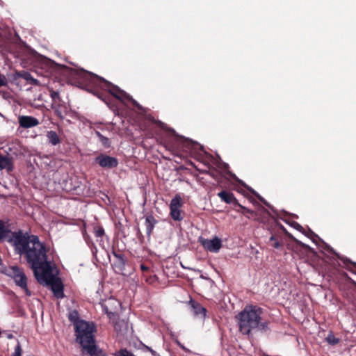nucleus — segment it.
<instances>
[{"label":"nucleus","instance_id":"4c0bfd02","mask_svg":"<svg viewBox=\"0 0 356 356\" xmlns=\"http://www.w3.org/2000/svg\"><path fill=\"white\" fill-rule=\"evenodd\" d=\"M146 348L152 353V355H154V353H155L154 350H153L151 348H149L147 346Z\"/></svg>","mask_w":356,"mask_h":356},{"label":"nucleus","instance_id":"39448f33","mask_svg":"<svg viewBox=\"0 0 356 356\" xmlns=\"http://www.w3.org/2000/svg\"><path fill=\"white\" fill-rule=\"evenodd\" d=\"M161 143L169 151L182 156H193L198 150L202 149L199 143L177 136L174 131L164 136Z\"/></svg>","mask_w":356,"mask_h":356},{"label":"nucleus","instance_id":"79ce46f5","mask_svg":"<svg viewBox=\"0 0 356 356\" xmlns=\"http://www.w3.org/2000/svg\"><path fill=\"white\" fill-rule=\"evenodd\" d=\"M250 202L254 203V199H250Z\"/></svg>","mask_w":356,"mask_h":356},{"label":"nucleus","instance_id":"f03ea898","mask_svg":"<svg viewBox=\"0 0 356 356\" xmlns=\"http://www.w3.org/2000/svg\"><path fill=\"white\" fill-rule=\"evenodd\" d=\"M59 67L63 73L67 76L70 83L96 94L106 104L108 102L106 97H102L99 95V88L108 90L111 95L122 103L129 102L138 109H143L142 106L133 99L131 96L120 89L118 86H113L103 78L83 69H73L65 65H60Z\"/></svg>","mask_w":356,"mask_h":356},{"label":"nucleus","instance_id":"f3484780","mask_svg":"<svg viewBox=\"0 0 356 356\" xmlns=\"http://www.w3.org/2000/svg\"><path fill=\"white\" fill-rule=\"evenodd\" d=\"M19 124L21 127L27 129L35 127L40 122L37 118L33 116L22 115L19 118Z\"/></svg>","mask_w":356,"mask_h":356},{"label":"nucleus","instance_id":"f704fd0d","mask_svg":"<svg viewBox=\"0 0 356 356\" xmlns=\"http://www.w3.org/2000/svg\"><path fill=\"white\" fill-rule=\"evenodd\" d=\"M6 83L7 81L6 77L3 75L0 74V87L6 86Z\"/></svg>","mask_w":356,"mask_h":356},{"label":"nucleus","instance_id":"20e7f679","mask_svg":"<svg viewBox=\"0 0 356 356\" xmlns=\"http://www.w3.org/2000/svg\"><path fill=\"white\" fill-rule=\"evenodd\" d=\"M32 270L36 280L40 284L49 286L56 298H64V286L61 279L58 277V271L55 264L46 259Z\"/></svg>","mask_w":356,"mask_h":356},{"label":"nucleus","instance_id":"4be33fe9","mask_svg":"<svg viewBox=\"0 0 356 356\" xmlns=\"http://www.w3.org/2000/svg\"><path fill=\"white\" fill-rule=\"evenodd\" d=\"M46 136L47 138L48 142L54 146H56L60 143V139L58 134L54 131H47Z\"/></svg>","mask_w":356,"mask_h":356},{"label":"nucleus","instance_id":"c9c22d12","mask_svg":"<svg viewBox=\"0 0 356 356\" xmlns=\"http://www.w3.org/2000/svg\"><path fill=\"white\" fill-rule=\"evenodd\" d=\"M83 235L87 243H89V236L86 233H83Z\"/></svg>","mask_w":356,"mask_h":356},{"label":"nucleus","instance_id":"ddd939ff","mask_svg":"<svg viewBox=\"0 0 356 356\" xmlns=\"http://www.w3.org/2000/svg\"><path fill=\"white\" fill-rule=\"evenodd\" d=\"M202 243L206 250L211 252H218L222 247V241L217 236L211 240H204Z\"/></svg>","mask_w":356,"mask_h":356},{"label":"nucleus","instance_id":"aec40b11","mask_svg":"<svg viewBox=\"0 0 356 356\" xmlns=\"http://www.w3.org/2000/svg\"><path fill=\"white\" fill-rule=\"evenodd\" d=\"M190 304L191 305L193 312L195 316L201 317H204L206 316L207 309L200 303L191 300H190Z\"/></svg>","mask_w":356,"mask_h":356},{"label":"nucleus","instance_id":"6ab92c4d","mask_svg":"<svg viewBox=\"0 0 356 356\" xmlns=\"http://www.w3.org/2000/svg\"><path fill=\"white\" fill-rule=\"evenodd\" d=\"M3 169H6L8 172L13 171V163L12 158L0 154V170Z\"/></svg>","mask_w":356,"mask_h":356},{"label":"nucleus","instance_id":"7c9ffc66","mask_svg":"<svg viewBox=\"0 0 356 356\" xmlns=\"http://www.w3.org/2000/svg\"><path fill=\"white\" fill-rule=\"evenodd\" d=\"M248 190L252 193L254 194L261 202H263L264 204L267 205V206H269L268 203L266 202V200L262 197L259 193H257L255 191H254L252 188H248Z\"/></svg>","mask_w":356,"mask_h":356},{"label":"nucleus","instance_id":"58836bf2","mask_svg":"<svg viewBox=\"0 0 356 356\" xmlns=\"http://www.w3.org/2000/svg\"><path fill=\"white\" fill-rule=\"evenodd\" d=\"M310 232H311V234H312V236H315V237H317V235H316V234H315V233H314V232H312V231H310Z\"/></svg>","mask_w":356,"mask_h":356},{"label":"nucleus","instance_id":"7ed1b4c3","mask_svg":"<svg viewBox=\"0 0 356 356\" xmlns=\"http://www.w3.org/2000/svg\"><path fill=\"white\" fill-rule=\"evenodd\" d=\"M263 309L257 305H246L245 308L236 316L238 330L243 335L250 336L254 330L267 332L270 330L269 321H263L261 315Z\"/></svg>","mask_w":356,"mask_h":356},{"label":"nucleus","instance_id":"473e14b6","mask_svg":"<svg viewBox=\"0 0 356 356\" xmlns=\"http://www.w3.org/2000/svg\"><path fill=\"white\" fill-rule=\"evenodd\" d=\"M22 346L19 343L17 344V346L15 348L14 353L11 355V356H22Z\"/></svg>","mask_w":356,"mask_h":356},{"label":"nucleus","instance_id":"f8f14e48","mask_svg":"<svg viewBox=\"0 0 356 356\" xmlns=\"http://www.w3.org/2000/svg\"><path fill=\"white\" fill-rule=\"evenodd\" d=\"M95 163L104 169L115 168L119 163L117 158L102 153L95 157Z\"/></svg>","mask_w":356,"mask_h":356},{"label":"nucleus","instance_id":"ea45409f","mask_svg":"<svg viewBox=\"0 0 356 356\" xmlns=\"http://www.w3.org/2000/svg\"><path fill=\"white\" fill-rule=\"evenodd\" d=\"M13 334H9V335L8 336V337L9 339H12V338H13Z\"/></svg>","mask_w":356,"mask_h":356},{"label":"nucleus","instance_id":"72a5a7b5","mask_svg":"<svg viewBox=\"0 0 356 356\" xmlns=\"http://www.w3.org/2000/svg\"><path fill=\"white\" fill-rule=\"evenodd\" d=\"M140 268L142 270L143 273L145 272H151L152 270L150 269L149 266H146L145 264H141L140 265Z\"/></svg>","mask_w":356,"mask_h":356},{"label":"nucleus","instance_id":"9b49d317","mask_svg":"<svg viewBox=\"0 0 356 356\" xmlns=\"http://www.w3.org/2000/svg\"><path fill=\"white\" fill-rule=\"evenodd\" d=\"M183 206L181 197L179 194H176L171 200L170 204V216L174 220L181 221L183 216L181 213L180 208Z\"/></svg>","mask_w":356,"mask_h":356},{"label":"nucleus","instance_id":"2f4dec72","mask_svg":"<svg viewBox=\"0 0 356 356\" xmlns=\"http://www.w3.org/2000/svg\"><path fill=\"white\" fill-rule=\"evenodd\" d=\"M97 136H99V140L102 142V143L105 147H108L109 146V140H108V138L105 137V136H104L103 135H102L99 132H97Z\"/></svg>","mask_w":356,"mask_h":356},{"label":"nucleus","instance_id":"c756f323","mask_svg":"<svg viewBox=\"0 0 356 356\" xmlns=\"http://www.w3.org/2000/svg\"><path fill=\"white\" fill-rule=\"evenodd\" d=\"M115 356H135L132 353L127 349H121L115 354Z\"/></svg>","mask_w":356,"mask_h":356},{"label":"nucleus","instance_id":"0eeeda50","mask_svg":"<svg viewBox=\"0 0 356 356\" xmlns=\"http://www.w3.org/2000/svg\"><path fill=\"white\" fill-rule=\"evenodd\" d=\"M56 63L51 60H46L41 64L40 70L45 69V71L42 72H40V69L36 70L37 74H40L42 79H38L34 78L31 74L26 71H17L15 72L14 74V77L21 78L27 81L29 84L33 86H44L47 84L44 79L49 77L51 75L52 71L56 67Z\"/></svg>","mask_w":356,"mask_h":356},{"label":"nucleus","instance_id":"e433bc0d","mask_svg":"<svg viewBox=\"0 0 356 356\" xmlns=\"http://www.w3.org/2000/svg\"><path fill=\"white\" fill-rule=\"evenodd\" d=\"M142 276H143V278L145 279V281L146 277H147V276H149V272L143 273Z\"/></svg>","mask_w":356,"mask_h":356},{"label":"nucleus","instance_id":"6e6552de","mask_svg":"<svg viewBox=\"0 0 356 356\" xmlns=\"http://www.w3.org/2000/svg\"><path fill=\"white\" fill-rule=\"evenodd\" d=\"M286 229L280 225L273 229L269 238L270 245L275 249H282L286 242Z\"/></svg>","mask_w":356,"mask_h":356},{"label":"nucleus","instance_id":"9d476101","mask_svg":"<svg viewBox=\"0 0 356 356\" xmlns=\"http://www.w3.org/2000/svg\"><path fill=\"white\" fill-rule=\"evenodd\" d=\"M9 275L11 276L15 284L25 291L27 296H31V291L27 287V277L22 268L17 266L9 268Z\"/></svg>","mask_w":356,"mask_h":356},{"label":"nucleus","instance_id":"f257e3e1","mask_svg":"<svg viewBox=\"0 0 356 356\" xmlns=\"http://www.w3.org/2000/svg\"><path fill=\"white\" fill-rule=\"evenodd\" d=\"M7 241L19 255H24L29 267L33 270L47 259L48 248L35 235H29L22 230L13 232L0 220V242Z\"/></svg>","mask_w":356,"mask_h":356},{"label":"nucleus","instance_id":"c85d7f7f","mask_svg":"<svg viewBox=\"0 0 356 356\" xmlns=\"http://www.w3.org/2000/svg\"><path fill=\"white\" fill-rule=\"evenodd\" d=\"M50 97L52 99V103H56L58 102H61V98L60 97L59 92L58 91H54V90H49Z\"/></svg>","mask_w":356,"mask_h":356},{"label":"nucleus","instance_id":"a19ab883","mask_svg":"<svg viewBox=\"0 0 356 356\" xmlns=\"http://www.w3.org/2000/svg\"><path fill=\"white\" fill-rule=\"evenodd\" d=\"M302 245L303 247H305V248H309V246H307V245H305V244H302Z\"/></svg>","mask_w":356,"mask_h":356},{"label":"nucleus","instance_id":"b1692460","mask_svg":"<svg viewBox=\"0 0 356 356\" xmlns=\"http://www.w3.org/2000/svg\"><path fill=\"white\" fill-rule=\"evenodd\" d=\"M113 256L118 259L117 268L120 270H122L125 266V259L123 254L116 253L115 252H113Z\"/></svg>","mask_w":356,"mask_h":356},{"label":"nucleus","instance_id":"1a4fd4ad","mask_svg":"<svg viewBox=\"0 0 356 356\" xmlns=\"http://www.w3.org/2000/svg\"><path fill=\"white\" fill-rule=\"evenodd\" d=\"M120 303L117 300L110 298L102 304V311L106 314L109 319L113 322L114 327L118 330L119 316L117 312V307Z\"/></svg>","mask_w":356,"mask_h":356},{"label":"nucleus","instance_id":"5701e85b","mask_svg":"<svg viewBox=\"0 0 356 356\" xmlns=\"http://www.w3.org/2000/svg\"><path fill=\"white\" fill-rule=\"evenodd\" d=\"M86 350L90 356H104L103 351L98 349L96 344L91 345L83 349Z\"/></svg>","mask_w":356,"mask_h":356},{"label":"nucleus","instance_id":"4468645a","mask_svg":"<svg viewBox=\"0 0 356 356\" xmlns=\"http://www.w3.org/2000/svg\"><path fill=\"white\" fill-rule=\"evenodd\" d=\"M327 252L334 254L337 259H339L343 264V267L348 269L350 271L353 272V267L356 268V263L351 261L347 257H343L339 254L337 253L332 248L326 245V249Z\"/></svg>","mask_w":356,"mask_h":356},{"label":"nucleus","instance_id":"393cba45","mask_svg":"<svg viewBox=\"0 0 356 356\" xmlns=\"http://www.w3.org/2000/svg\"><path fill=\"white\" fill-rule=\"evenodd\" d=\"M93 233L97 238H102L105 235L104 229L102 226L95 224L93 226Z\"/></svg>","mask_w":356,"mask_h":356},{"label":"nucleus","instance_id":"a211bd4d","mask_svg":"<svg viewBox=\"0 0 356 356\" xmlns=\"http://www.w3.org/2000/svg\"><path fill=\"white\" fill-rule=\"evenodd\" d=\"M158 221L152 215H147L145 217V225L146 227V234L148 237H150L154 226L157 224Z\"/></svg>","mask_w":356,"mask_h":356},{"label":"nucleus","instance_id":"412c9836","mask_svg":"<svg viewBox=\"0 0 356 356\" xmlns=\"http://www.w3.org/2000/svg\"><path fill=\"white\" fill-rule=\"evenodd\" d=\"M233 209L235 210L238 213H241L248 218L256 216L257 214L255 211L250 210L245 207L241 205L239 203V205H237L236 207H233Z\"/></svg>","mask_w":356,"mask_h":356},{"label":"nucleus","instance_id":"2eb2a0df","mask_svg":"<svg viewBox=\"0 0 356 356\" xmlns=\"http://www.w3.org/2000/svg\"><path fill=\"white\" fill-rule=\"evenodd\" d=\"M51 108L55 115L60 119H63L68 113V108L62 100L56 103H51Z\"/></svg>","mask_w":356,"mask_h":356},{"label":"nucleus","instance_id":"bb28decb","mask_svg":"<svg viewBox=\"0 0 356 356\" xmlns=\"http://www.w3.org/2000/svg\"><path fill=\"white\" fill-rule=\"evenodd\" d=\"M158 282L159 278L154 273V270H152L151 272H149V276H147V277H146L145 282L147 283L148 284L154 285L156 284Z\"/></svg>","mask_w":356,"mask_h":356},{"label":"nucleus","instance_id":"cd10ccee","mask_svg":"<svg viewBox=\"0 0 356 356\" xmlns=\"http://www.w3.org/2000/svg\"><path fill=\"white\" fill-rule=\"evenodd\" d=\"M325 341L330 344V345H332V346H334V345H337V343H339L340 341V339L339 338H337L334 334L330 332L328 335L327 336V337L325 338Z\"/></svg>","mask_w":356,"mask_h":356},{"label":"nucleus","instance_id":"a878e982","mask_svg":"<svg viewBox=\"0 0 356 356\" xmlns=\"http://www.w3.org/2000/svg\"><path fill=\"white\" fill-rule=\"evenodd\" d=\"M68 319L70 322L74 323V326L77 322L81 321L79 320V314L76 310H72L69 312Z\"/></svg>","mask_w":356,"mask_h":356},{"label":"nucleus","instance_id":"dca6fc26","mask_svg":"<svg viewBox=\"0 0 356 356\" xmlns=\"http://www.w3.org/2000/svg\"><path fill=\"white\" fill-rule=\"evenodd\" d=\"M218 196L220 198V200L229 204H232L233 207H236L237 205H239L238 201L235 197L234 195L229 191L222 190L218 193Z\"/></svg>","mask_w":356,"mask_h":356},{"label":"nucleus","instance_id":"423d86ee","mask_svg":"<svg viewBox=\"0 0 356 356\" xmlns=\"http://www.w3.org/2000/svg\"><path fill=\"white\" fill-rule=\"evenodd\" d=\"M76 340L82 349L95 344V333L97 331L93 323L80 321L75 324Z\"/></svg>","mask_w":356,"mask_h":356}]
</instances>
